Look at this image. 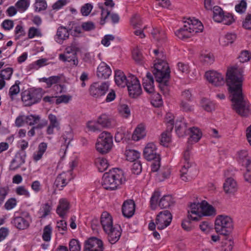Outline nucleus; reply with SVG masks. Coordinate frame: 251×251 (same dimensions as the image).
<instances>
[{
    "label": "nucleus",
    "instance_id": "f257e3e1",
    "mask_svg": "<svg viewBox=\"0 0 251 251\" xmlns=\"http://www.w3.org/2000/svg\"><path fill=\"white\" fill-rule=\"evenodd\" d=\"M243 71L241 69L232 68L226 73V83L231 94L233 109L242 117L248 116L250 113L249 103L242 94Z\"/></svg>",
    "mask_w": 251,
    "mask_h": 251
},
{
    "label": "nucleus",
    "instance_id": "f03ea898",
    "mask_svg": "<svg viewBox=\"0 0 251 251\" xmlns=\"http://www.w3.org/2000/svg\"><path fill=\"white\" fill-rule=\"evenodd\" d=\"M126 181L123 170L114 168L103 175L102 186L104 189L114 190Z\"/></svg>",
    "mask_w": 251,
    "mask_h": 251
},
{
    "label": "nucleus",
    "instance_id": "7ed1b4c3",
    "mask_svg": "<svg viewBox=\"0 0 251 251\" xmlns=\"http://www.w3.org/2000/svg\"><path fill=\"white\" fill-rule=\"evenodd\" d=\"M188 218L193 221H197L201 216H210L216 215V209L205 201L201 203H194L190 206L188 211Z\"/></svg>",
    "mask_w": 251,
    "mask_h": 251
},
{
    "label": "nucleus",
    "instance_id": "20e7f679",
    "mask_svg": "<svg viewBox=\"0 0 251 251\" xmlns=\"http://www.w3.org/2000/svg\"><path fill=\"white\" fill-rule=\"evenodd\" d=\"M233 228V220L230 217L226 215H220L216 217L215 230L217 233L227 236L231 233Z\"/></svg>",
    "mask_w": 251,
    "mask_h": 251
},
{
    "label": "nucleus",
    "instance_id": "39448f33",
    "mask_svg": "<svg viewBox=\"0 0 251 251\" xmlns=\"http://www.w3.org/2000/svg\"><path fill=\"white\" fill-rule=\"evenodd\" d=\"M153 74L156 80L159 82H166L170 77V69L168 63L163 59L157 60L154 64Z\"/></svg>",
    "mask_w": 251,
    "mask_h": 251
},
{
    "label": "nucleus",
    "instance_id": "423d86ee",
    "mask_svg": "<svg viewBox=\"0 0 251 251\" xmlns=\"http://www.w3.org/2000/svg\"><path fill=\"white\" fill-rule=\"evenodd\" d=\"M160 196L159 192H154L151 198V206L152 209H155L157 205L161 208H167L174 205L175 200L171 195H165L158 201Z\"/></svg>",
    "mask_w": 251,
    "mask_h": 251
},
{
    "label": "nucleus",
    "instance_id": "0eeeda50",
    "mask_svg": "<svg viewBox=\"0 0 251 251\" xmlns=\"http://www.w3.org/2000/svg\"><path fill=\"white\" fill-rule=\"evenodd\" d=\"M113 146V137L108 132L101 133L96 144V150L101 153H105L110 151Z\"/></svg>",
    "mask_w": 251,
    "mask_h": 251
},
{
    "label": "nucleus",
    "instance_id": "6e6552de",
    "mask_svg": "<svg viewBox=\"0 0 251 251\" xmlns=\"http://www.w3.org/2000/svg\"><path fill=\"white\" fill-rule=\"evenodd\" d=\"M78 48L75 43H72L67 46L63 53L59 55V59L63 62H70L74 66H77L78 64V60L77 52Z\"/></svg>",
    "mask_w": 251,
    "mask_h": 251
},
{
    "label": "nucleus",
    "instance_id": "1a4fd4ad",
    "mask_svg": "<svg viewBox=\"0 0 251 251\" xmlns=\"http://www.w3.org/2000/svg\"><path fill=\"white\" fill-rule=\"evenodd\" d=\"M109 88L108 82H94L89 87V93L94 98L101 99L105 95Z\"/></svg>",
    "mask_w": 251,
    "mask_h": 251
},
{
    "label": "nucleus",
    "instance_id": "9d476101",
    "mask_svg": "<svg viewBox=\"0 0 251 251\" xmlns=\"http://www.w3.org/2000/svg\"><path fill=\"white\" fill-rule=\"evenodd\" d=\"M126 86L127 87L129 96L132 98H136L142 93L139 80L135 75L128 76V82Z\"/></svg>",
    "mask_w": 251,
    "mask_h": 251
},
{
    "label": "nucleus",
    "instance_id": "9b49d317",
    "mask_svg": "<svg viewBox=\"0 0 251 251\" xmlns=\"http://www.w3.org/2000/svg\"><path fill=\"white\" fill-rule=\"evenodd\" d=\"M172 216L168 210L160 212L156 218V224L157 229L162 230L169 226L172 222Z\"/></svg>",
    "mask_w": 251,
    "mask_h": 251
},
{
    "label": "nucleus",
    "instance_id": "f8f14e48",
    "mask_svg": "<svg viewBox=\"0 0 251 251\" xmlns=\"http://www.w3.org/2000/svg\"><path fill=\"white\" fill-rule=\"evenodd\" d=\"M205 76L206 80L211 84L215 86H220L224 84V76L221 73L215 71H209L205 73Z\"/></svg>",
    "mask_w": 251,
    "mask_h": 251
},
{
    "label": "nucleus",
    "instance_id": "ddd939ff",
    "mask_svg": "<svg viewBox=\"0 0 251 251\" xmlns=\"http://www.w3.org/2000/svg\"><path fill=\"white\" fill-rule=\"evenodd\" d=\"M103 3L99 4V7L101 10V25H104L110 15V12L114 7L115 3L113 0H104Z\"/></svg>",
    "mask_w": 251,
    "mask_h": 251
},
{
    "label": "nucleus",
    "instance_id": "4468645a",
    "mask_svg": "<svg viewBox=\"0 0 251 251\" xmlns=\"http://www.w3.org/2000/svg\"><path fill=\"white\" fill-rule=\"evenodd\" d=\"M104 247L101 240L92 237L85 241L83 251H103Z\"/></svg>",
    "mask_w": 251,
    "mask_h": 251
},
{
    "label": "nucleus",
    "instance_id": "2eb2a0df",
    "mask_svg": "<svg viewBox=\"0 0 251 251\" xmlns=\"http://www.w3.org/2000/svg\"><path fill=\"white\" fill-rule=\"evenodd\" d=\"M107 236L108 241L112 244L116 243L120 239L121 233L122 229L119 225L115 224L113 227L109 228L107 231H104Z\"/></svg>",
    "mask_w": 251,
    "mask_h": 251
},
{
    "label": "nucleus",
    "instance_id": "dca6fc26",
    "mask_svg": "<svg viewBox=\"0 0 251 251\" xmlns=\"http://www.w3.org/2000/svg\"><path fill=\"white\" fill-rule=\"evenodd\" d=\"M31 223V218L29 214L25 217L17 216L13 219L12 223L18 229L24 230L27 229Z\"/></svg>",
    "mask_w": 251,
    "mask_h": 251
},
{
    "label": "nucleus",
    "instance_id": "f3484780",
    "mask_svg": "<svg viewBox=\"0 0 251 251\" xmlns=\"http://www.w3.org/2000/svg\"><path fill=\"white\" fill-rule=\"evenodd\" d=\"M143 154L145 158L149 161L160 159L159 155L156 152V146L152 143L147 145L144 149Z\"/></svg>",
    "mask_w": 251,
    "mask_h": 251
},
{
    "label": "nucleus",
    "instance_id": "a211bd4d",
    "mask_svg": "<svg viewBox=\"0 0 251 251\" xmlns=\"http://www.w3.org/2000/svg\"><path fill=\"white\" fill-rule=\"evenodd\" d=\"M25 157L26 152L18 151L16 153L14 158L11 162V164L9 166L10 170L15 171L19 168L25 163Z\"/></svg>",
    "mask_w": 251,
    "mask_h": 251
},
{
    "label": "nucleus",
    "instance_id": "6ab92c4d",
    "mask_svg": "<svg viewBox=\"0 0 251 251\" xmlns=\"http://www.w3.org/2000/svg\"><path fill=\"white\" fill-rule=\"evenodd\" d=\"M72 178V170L63 172L58 175L55 180L54 185L58 188H63L68 184Z\"/></svg>",
    "mask_w": 251,
    "mask_h": 251
},
{
    "label": "nucleus",
    "instance_id": "aec40b11",
    "mask_svg": "<svg viewBox=\"0 0 251 251\" xmlns=\"http://www.w3.org/2000/svg\"><path fill=\"white\" fill-rule=\"evenodd\" d=\"M100 223L103 231L107 230L113 227V219L111 215L107 211L103 212L100 216Z\"/></svg>",
    "mask_w": 251,
    "mask_h": 251
},
{
    "label": "nucleus",
    "instance_id": "412c9836",
    "mask_svg": "<svg viewBox=\"0 0 251 251\" xmlns=\"http://www.w3.org/2000/svg\"><path fill=\"white\" fill-rule=\"evenodd\" d=\"M224 190L228 195H233L237 190L236 181L232 177L227 178L224 183Z\"/></svg>",
    "mask_w": 251,
    "mask_h": 251
},
{
    "label": "nucleus",
    "instance_id": "4be33fe9",
    "mask_svg": "<svg viewBox=\"0 0 251 251\" xmlns=\"http://www.w3.org/2000/svg\"><path fill=\"white\" fill-rule=\"evenodd\" d=\"M135 203L133 200H126L123 204L122 213L123 215L126 218L131 217L135 212Z\"/></svg>",
    "mask_w": 251,
    "mask_h": 251
},
{
    "label": "nucleus",
    "instance_id": "5701e85b",
    "mask_svg": "<svg viewBox=\"0 0 251 251\" xmlns=\"http://www.w3.org/2000/svg\"><path fill=\"white\" fill-rule=\"evenodd\" d=\"M70 209V203L65 198L59 200L58 206L56 208V213L59 216L64 218Z\"/></svg>",
    "mask_w": 251,
    "mask_h": 251
},
{
    "label": "nucleus",
    "instance_id": "b1692460",
    "mask_svg": "<svg viewBox=\"0 0 251 251\" xmlns=\"http://www.w3.org/2000/svg\"><path fill=\"white\" fill-rule=\"evenodd\" d=\"M111 70L104 62H101L97 68V75L101 79L108 78L111 75Z\"/></svg>",
    "mask_w": 251,
    "mask_h": 251
},
{
    "label": "nucleus",
    "instance_id": "393cba45",
    "mask_svg": "<svg viewBox=\"0 0 251 251\" xmlns=\"http://www.w3.org/2000/svg\"><path fill=\"white\" fill-rule=\"evenodd\" d=\"M185 23L192 30H194V35L197 33L201 32L203 29V26L200 21L195 18H189Z\"/></svg>",
    "mask_w": 251,
    "mask_h": 251
},
{
    "label": "nucleus",
    "instance_id": "a878e982",
    "mask_svg": "<svg viewBox=\"0 0 251 251\" xmlns=\"http://www.w3.org/2000/svg\"><path fill=\"white\" fill-rule=\"evenodd\" d=\"M187 26L185 22L183 26L179 29L176 30L175 32L176 35L181 39H185L194 36V30Z\"/></svg>",
    "mask_w": 251,
    "mask_h": 251
},
{
    "label": "nucleus",
    "instance_id": "bb28decb",
    "mask_svg": "<svg viewBox=\"0 0 251 251\" xmlns=\"http://www.w3.org/2000/svg\"><path fill=\"white\" fill-rule=\"evenodd\" d=\"M143 85L144 90L149 94H152L154 92L153 78L150 73H147L143 80Z\"/></svg>",
    "mask_w": 251,
    "mask_h": 251
},
{
    "label": "nucleus",
    "instance_id": "cd10ccee",
    "mask_svg": "<svg viewBox=\"0 0 251 251\" xmlns=\"http://www.w3.org/2000/svg\"><path fill=\"white\" fill-rule=\"evenodd\" d=\"M114 80L117 86L124 88L128 84V76L126 77L123 72L116 70L115 72Z\"/></svg>",
    "mask_w": 251,
    "mask_h": 251
},
{
    "label": "nucleus",
    "instance_id": "c85d7f7f",
    "mask_svg": "<svg viewBox=\"0 0 251 251\" xmlns=\"http://www.w3.org/2000/svg\"><path fill=\"white\" fill-rule=\"evenodd\" d=\"M69 30L64 26H60L58 28L55 40L59 44H62L64 40L68 39L69 37Z\"/></svg>",
    "mask_w": 251,
    "mask_h": 251
},
{
    "label": "nucleus",
    "instance_id": "c756f323",
    "mask_svg": "<svg viewBox=\"0 0 251 251\" xmlns=\"http://www.w3.org/2000/svg\"><path fill=\"white\" fill-rule=\"evenodd\" d=\"M47 121L41 119L39 115L30 114L26 116V124L29 126H37L40 124H45V126L47 125Z\"/></svg>",
    "mask_w": 251,
    "mask_h": 251
},
{
    "label": "nucleus",
    "instance_id": "7c9ffc66",
    "mask_svg": "<svg viewBox=\"0 0 251 251\" xmlns=\"http://www.w3.org/2000/svg\"><path fill=\"white\" fill-rule=\"evenodd\" d=\"M176 131L178 136L181 137L186 134L187 126L186 122L183 118H180L176 122Z\"/></svg>",
    "mask_w": 251,
    "mask_h": 251
},
{
    "label": "nucleus",
    "instance_id": "2f4dec72",
    "mask_svg": "<svg viewBox=\"0 0 251 251\" xmlns=\"http://www.w3.org/2000/svg\"><path fill=\"white\" fill-rule=\"evenodd\" d=\"M114 120L106 114H102L98 119V123L104 127H109L114 125Z\"/></svg>",
    "mask_w": 251,
    "mask_h": 251
},
{
    "label": "nucleus",
    "instance_id": "473e14b6",
    "mask_svg": "<svg viewBox=\"0 0 251 251\" xmlns=\"http://www.w3.org/2000/svg\"><path fill=\"white\" fill-rule=\"evenodd\" d=\"M29 91L33 104L38 102L45 93V91L42 88H32Z\"/></svg>",
    "mask_w": 251,
    "mask_h": 251
},
{
    "label": "nucleus",
    "instance_id": "72a5a7b5",
    "mask_svg": "<svg viewBox=\"0 0 251 251\" xmlns=\"http://www.w3.org/2000/svg\"><path fill=\"white\" fill-rule=\"evenodd\" d=\"M51 209V205L49 203L46 202L42 204L37 212L39 218H45L48 215L50 214Z\"/></svg>",
    "mask_w": 251,
    "mask_h": 251
},
{
    "label": "nucleus",
    "instance_id": "f704fd0d",
    "mask_svg": "<svg viewBox=\"0 0 251 251\" xmlns=\"http://www.w3.org/2000/svg\"><path fill=\"white\" fill-rule=\"evenodd\" d=\"M146 135L145 128L143 125L140 124L135 129L132 138L134 141H137L143 138Z\"/></svg>",
    "mask_w": 251,
    "mask_h": 251
},
{
    "label": "nucleus",
    "instance_id": "c9c22d12",
    "mask_svg": "<svg viewBox=\"0 0 251 251\" xmlns=\"http://www.w3.org/2000/svg\"><path fill=\"white\" fill-rule=\"evenodd\" d=\"M238 159L239 162L246 167L251 163V159L248 156V153L246 150H242L238 152Z\"/></svg>",
    "mask_w": 251,
    "mask_h": 251
},
{
    "label": "nucleus",
    "instance_id": "e433bc0d",
    "mask_svg": "<svg viewBox=\"0 0 251 251\" xmlns=\"http://www.w3.org/2000/svg\"><path fill=\"white\" fill-rule=\"evenodd\" d=\"M191 135L189 141L192 143L198 142L201 137L202 133L198 128L193 127L190 129Z\"/></svg>",
    "mask_w": 251,
    "mask_h": 251
},
{
    "label": "nucleus",
    "instance_id": "4c0bfd02",
    "mask_svg": "<svg viewBox=\"0 0 251 251\" xmlns=\"http://www.w3.org/2000/svg\"><path fill=\"white\" fill-rule=\"evenodd\" d=\"M95 163L98 170L100 172H103L105 171L109 166L107 160L103 157L96 159Z\"/></svg>",
    "mask_w": 251,
    "mask_h": 251
},
{
    "label": "nucleus",
    "instance_id": "58836bf2",
    "mask_svg": "<svg viewBox=\"0 0 251 251\" xmlns=\"http://www.w3.org/2000/svg\"><path fill=\"white\" fill-rule=\"evenodd\" d=\"M213 19L214 21L217 23H221L222 18L225 13L219 6H216L213 7Z\"/></svg>",
    "mask_w": 251,
    "mask_h": 251
},
{
    "label": "nucleus",
    "instance_id": "ea45409f",
    "mask_svg": "<svg viewBox=\"0 0 251 251\" xmlns=\"http://www.w3.org/2000/svg\"><path fill=\"white\" fill-rule=\"evenodd\" d=\"M236 35L234 33H227L224 37H221L220 41L223 46H227L231 44L235 40Z\"/></svg>",
    "mask_w": 251,
    "mask_h": 251
},
{
    "label": "nucleus",
    "instance_id": "a19ab883",
    "mask_svg": "<svg viewBox=\"0 0 251 251\" xmlns=\"http://www.w3.org/2000/svg\"><path fill=\"white\" fill-rule=\"evenodd\" d=\"M193 170H194L193 168H190V165L188 164L183 165L180 171L182 180L185 181H188L189 180L188 177L190 176L189 174Z\"/></svg>",
    "mask_w": 251,
    "mask_h": 251
},
{
    "label": "nucleus",
    "instance_id": "79ce46f5",
    "mask_svg": "<svg viewBox=\"0 0 251 251\" xmlns=\"http://www.w3.org/2000/svg\"><path fill=\"white\" fill-rule=\"evenodd\" d=\"M73 133L70 130L68 131H65L63 133L62 136V141L64 142V148H63V150H66L71 141L73 139Z\"/></svg>",
    "mask_w": 251,
    "mask_h": 251
},
{
    "label": "nucleus",
    "instance_id": "37998d69",
    "mask_svg": "<svg viewBox=\"0 0 251 251\" xmlns=\"http://www.w3.org/2000/svg\"><path fill=\"white\" fill-rule=\"evenodd\" d=\"M52 229L50 225L46 226L43 228L42 239L46 242H49L51 239Z\"/></svg>",
    "mask_w": 251,
    "mask_h": 251
},
{
    "label": "nucleus",
    "instance_id": "c03bdc74",
    "mask_svg": "<svg viewBox=\"0 0 251 251\" xmlns=\"http://www.w3.org/2000/svg\"><path fill=\"white\" fill-rule=\"evenodd\" d=\"M151 34L157 41H163L166 38L165 33L164 30L158 28L153 29Z\"/></svg>",
    "mask_w": 251,
    "mask_h": 251
},
{
    "label": "nucleus",
    "instance_id": "a18cd8bd",
    "mask_svg": "<svg viewBox=\"0 0 251 251\" xmlns=\"http://www.w3.org/2000/svg\"><path fill=\"white\" fill-rule=\"evenodd\" d=\"M30 0H19L15 3V6L21 12L25 11L29 6Z\"/></svg>",
    "mask_w": 251,
    "mask_h": 251
},
{
    "label": "nucleus",
    "instance_id": "49530a36",
    "mask_svg": "<svg viewBox=\"0 0 251 251\" xmlns=\"http://www.w3.org/2000/svg\"><path fill=\"white\" fill-rule=\"evenodd\" d=\"M201 106L204 110L208 112L212 111L215 109V104L210 100L207 99H203L201 102Z\"/></svg>",
    "mask_w": 251,
    "mask_h": 251
},
{
    "label": "nucleus",
    "instance_id": "de8ad7c7",
    "mask_svg": "<svg viewBox=\"0 0 251 251\" xmlns=\"http://www.w3.org/2000/svg\"><path fill=\"white\" fill-rule=\"evenodd\" d=\"M126 159L128 161L134 162L136 161L140 156V153L134 150H129L126 151Z\"/></svg>",
    "mask_w": 251,
    "mask_h": 251
},
{
    "label": "nucleus",
    "instance_id": "09e8293b",
    "mask_svg": "<svg viewBox=\"0 0 251 251\" xmlns=\"http://www.w3.org/2000/svg\"><path fill=\"white\" fill-rule=\"evenodd\" d=\"M13 69L11 67H8L0 71V78L6 80H9L13 74Z\"/></svg>",
    "mask_w": 251,
    "mask_h": 251
},
{
    "label": "nucleus",
    "instance_id": "8fccbe9b",
    "mask_svg": "<svg viewBox=\"0 0 251 251\" xmlns=\"http://www.w3.org/2000/svg\"><path fill=\"white\" fill-rule=\"evenodd\" d=\"M27 34L29 39H32L34 37H41L42 36L41 29L35 27H30L28 29Z\"/></svg>",
    "mask_w": 251,
    "mask_h": 251
},
{
    "label": "nucleus",
    "instance_id": "3c124183",
    "mask_svg": "<svg viewBox=\"0 0 251 251\" xmlns=\"http://www.w3.org/2000/svg\"><path fill=\"white\" fill-rule=\"evenodd\" d=\"M201 59L204 63L208 65L213 63L214 61V57L211 53L207 52L201 55Z\"/></svg>",
    "mask_w": 251,
    "mask_h": 251
},
{
    "label": "nucleus",
    "instance_id": "603ef678",
    "mask_svg": "<svg viewBox=\"0 0 251 251\" xmlns=\"http://www.w3.org/2000/svg\"><path fill=\"white\" fill-rule=\"evenodd\" d=\"M130 24L134 29L140 28L142 26V21L140 15L135 14L130 20Z\"/></svg>",
    "mask_w": 251,
    "mask_h": 251
},
{
    "label": "nucleus",
    "instance_id": "864d4df0",
    "mask_svg": "<svg viewBox=\"0 0 251 251\" xmlns=\"http://www.w3.org/2000/svg\"><path fill=\"white\" fill-rule=\"evenodd\" d=\"M167 127L166 131L161 134L160 142L163 146H166L171 140V131Z\"/></svg>",
    "mask_w": 251,
    "mask_h": 251
},
{
    "label": "nucleus",
    "instance_id": "5fc2aeb1",
    "mask_svg": "<svg viewBox=\"0 0 251 251\" xmlns=\"http://www.w3.org/2000/svg\"><path fill=\"white\" fill-rule=\"evenodd\" d=\"M192 147L188 146L186 149L184 151L183 153V163L184 165L189 164L190 165V168L191 167V152Z\"/></svg>",
    "mask_w": 251,
    "mask_h": 251
},
{
    "label": "nucleus",
    "instance_id": "6e6d98bb",
    "mask_svg": "<svg viewBox=\"0 0 251 251\" xmlns=\"http://www.w3.org/2000/svg\"><path fill=\"white\" fill-rule=\"evenodd\" d=\"M118 110L119 113L124 118H127L130 115V110L126 104H122L119 105Z\"/></svg>",
    "mask_w": 251,
    "mask_h": 251
},
{
    "label": "nucleus",
    "instance_id": "4d7b16f0",
    "mask_svg": "<svg viewBox=\"0 0 251 251\" xmlns=\"http://www.w3.org/2000/svg\"><path fill=\"white\" fill-rule=\"evenodd\" d=\"M20 93V87L19 84L16 82L9 89V95L12 100H13L15 97Z\"/></svg>",
    "mask_w": 251,
    "mask_h": 251
},
{
    "label": "nucleus",
    "instance_id": "13d9d810",
    "mask_svg": "<svg viewBox=\"0 0 251 251\" xmlns=\"http://www.w3.org/2000/svg\"><path fill=\"white\" fill-rule=\"evenodd\" d=\"M15 192L19 196H24L26 198H29L30 194L25 186H19L16 188Z\"/></svg>",
    "mask_w": 251,
    "mask_h": 251
},
{
    "label": "nucleus",
    "instance_id": "bf43d9fd",
    "mask_svg": "<svg viewBox=\"0 0 251 251\" xmlns=\"http://www.w3.org/2000/svg\"><path fill=\"white\" fill-rule=\"evenodd\" d=\"M70 251H80L81 244L78 240L72 239L69 242Z\"/></svg>",
    "mask_w": 251,
    "mask_h": 251
},
{
    "label": "nucleus",
    "instance_id": "052dcab7",
    "mask_svg": "<svg viewBox=\"0 0 251 251\" xmlns=\"http://www.w3.org/2000/svg\"><path fill=\"white\" fill-rule=\"evenodd\" d=\"M222 247L224 248L225 251H231L233 246V241L231 238L226 237L222 241Z\"/></svg>",
    "mask_w": 251,
    "mask_h": 251
},
{
    "label": "nucleus",
    "instance_id": "680f3d73",
    "mask_svg": "<svg viewBox=\"0 0 251 251\" xmlns=\"http://www.w3.org/2000/svg\"><path fill=\"white\" fill-rule=\"evenodd\" d=\"M47 7V4L45 0H36L34 4V7L35 11L37 12H40L44 10Z\"/></svg>",
    "mask_w": 251,
    "mask_h": 251
},
{
    "label": "nucleus",
    "instance_id": "e2e57ef3",
    "mask_svg": "<svg viewBox=\"0 0 251 251\" xmlns=\"http://www.w3.org/2000/svg\"><path fill=\"white\" fill-rule=\"evenodd\" d=\"M17 204V201L16 198H11L7 200L5 202L4 207L7 210H10L16 207Z\"/></svg>",
    "mask_w": 251,
    "mask_h": 251
},
{
    "label": "nucleus",
    "instance_id": "0e129e2a",
    "mask_svg": "<svg viewBox=\"0 0 251 251\" xmlns=\"http://www.w3.org/2000/svg\"><path fill=\"white\" fill-rule=\"evenodd\" d=\"M199 227L201 230L205 234L209 233L212 230L211 224L207 221L201 222Z\"/></svg>",
    "mask_w": 251,
    "mask_h": 251
},
{
    "label": "nucleus",
    "instance_id": "69168bd1",
    "mask_svg": "<svg viewBox=\"0 0 251 251\" xmlns=\"http://www.w3.org/2000/svg\"><path fill=\"white\" fill-rule=\"evenodd\" d=\"M56 227L58 231L62 234H64L67 231V222L64 220H61L57 222Z\"/></svg>",
    "mask_w": 251,
    "mask_h": 251
},
{
    "label": "nucleus",
    "instance_id": "338daca9",
    "mask_svg": "<svg viewBox=\"0 0 251 251\" xmlns=\"http://www.w3.org/2000/svg\"><path fill=\"white\" fill-rule=\"evenodd\" d=\"M151 103L155 107H159L162 105L163 101L161 95L158 93L154 94L151 100Z\"/></svg>",
    "mask_w": 251,
    "mask_h": 251
},
{
    "label": "nucleus",
    "instance_id": "774afa93",
    "mask_svg": "<svg viewBox=\"0 0 251 251\" xmlns=\"http://www.w3.org/2000/svg\"><path fill=\"white\" fill-rule=\"evenodd\" d=\"M132 173L135 175H139L142 171L141 163L139 160H136L132 164L131 167Z\"/></svg>",
    "mask_w": 251,
    "mask_h": 251
}]
</instances>
